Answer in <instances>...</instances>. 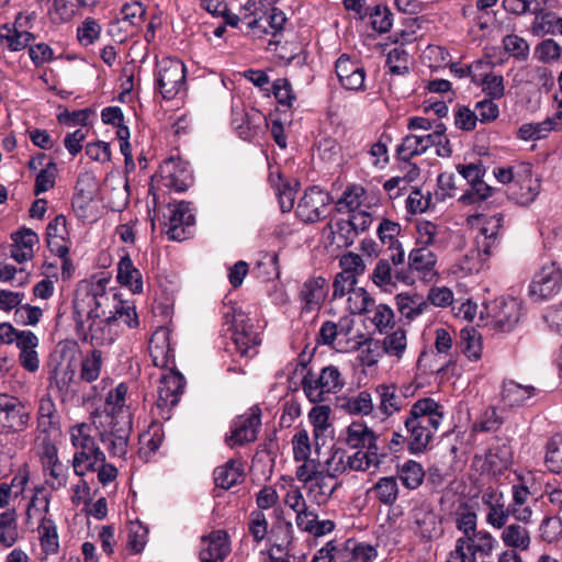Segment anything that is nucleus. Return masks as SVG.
I'll use <instances>...</instances> for the list:
<instances>
[{
  "label": "nucleus",
  "mask_w": 562,
  "mask_h": 562,
  "mask_svg": "<svg viewBox=\"0 0 562 562\" xmlns=\"http://www.w3.org/2000/svg\"><path fill=\"white\" fill-rule=\"evenodd\" d=\"M443 406L431 397L416 401L404 420L407 449L412 453L427 450L443 420Z\"/></svg>",
  "instance_id": "nucleus-1"
},
{
  "label": "nucleus",
  "mask_w": 562,
  "mask_h": 562,
  "mask_svg": "<svg viewBox=\"0 0 562 562\" xmlns=\"http://www.w3.org/2000/svg\"><path fill=\"white\" fill-rule=\"evenodd\" d=\"M128 386L120 383L108 395V449L113 457L122 458L127 452L128 438L132 430V414L125 404Z\"/></svg>",
  "instance_id": "nucleus-2"
},
{
  "label": "nucleus",
  "mask_w": 562,
  "mask_h": 562,
  "mask_svg": "<svg viewBox=\"0 0 562 562\" xmlns=\"http://www.w3.org/2000/svg\"><path fill=\"white\" fill-rule=\"evenodd\" d=\"M90 426L80 424L69 430L70 441L77 449L72 459L74 472L82 476L88 471H97L100 483L105 485V459L103 452L97 446L90 435Z\"/></svg>",
  "instance_id": "nucleus-3"
},
{
  "label": "nucleus",
  "mask_w": 562,
  "mask_h": 562,
  "mask_svg": "<svg viewBox=\"0 0 562 562\" xmlns=\"http://www.w3.org/2000/svg\"><path fill=\"white\" fill-rule=\"evenodd\" d=\"M104 279L98 281L101 292L87 291L85 294L74 300V311L78 325H82V314L87 313L90 322L88 333L83 336V341L89 342L93 349H100L105 344V311L102 308L101 299L103 297Z\"/></svg>",
  "instance_id": "nucleus-4"
},
{
  "label": "nucleus",
  "mask_w": 562,
  "mask_h": 562,
  "mask_svg": "<svg viewBox=\"0 0 562 562\" xmlns=\"http://www.w3.org/2000/svg\"><path fill=\"white\" fill-rule=\"evenodd\" d=\"M223 326L229 331L234 350L240 357H252L260 345L259 334L254 330L248 316L236 304L224 305L222 310Z\"/></svg>",
  "instance_id": "nucleus-5"
},
{
  "label": "nucleus",
  "mask_w": 562,
  "mask_h": 562,
  "mask_svg": "<svg viewBox=\"0 0 562 562\" xmlns=\"http://www.w3.org/2000/svg\"><path fill=\"white\" fill-rule=\"evenodd\" d=\"M187 68L173 57H162L155 67V90L164 100H173L187 91Z\"/></svg>",
  "instance_id": "nucleus-6"
},
{
  "label": "nucleus",
  "mask_w": 562,
  "mask_h": 562,
  "mask_svg": "<svg viewBox=\"0 0 562 562\" xmlns=\"http://www.w3.org/2000/svg\"><path fill=\"white\" fill-rule=\"evenodd\" d=\"M246 11H251V21L247 22L249 35L258 38L265 35L277 38L282 35L288 21L282 10L277 7L268 8L262 0H248Z\"/></svg>",
  "instance_id": "nucleus-7"
},
{
  "label": "nucleus",
  "mask_w": 562,
  "mask_h": 562,
  "mask_svg": "<svg viewBox=\"0 0 562 562\" xmlns=\"http://www.w3.org/2000/svg\"><path fill=\"white\" fill-rule=\"evenodd\" d=\"M485 314L491 325L504 333L512 331L522 316V304L512 296H501L484 304Z\"/></svg>",
  "instance_id": "nucleus-8"
},
{
  "label": "nucleus",
  "mask_w": 562,
  "mask_h": 562,
  "mask_svg": "<svg viewBox=\"0 0 562 562\" xmlns=\"http://www.w3.org/2000/svg\"><path fill=\"white\" fill-rule=\"evenodd\" d=\"M344 386L339 370L334 366L325 367L319 374L308 371L303 380L302 387L312 403L325 401V395L336 393Z\"/></svg>",
  "instance_id": "nucleus-9"
},
{
  "label": "nucleus",
  "mask_w": 562,
  "mask_h": 562,
  "mask_svg": "<svg viewBox=\"0 0 562 562\" xmlns=\"http://www.w3.org/2000/svg\"><path fill=\"white\" fill-rule=\"evenodd\" d=\"M76 190L77 192L72 199V207L78 216L90 222L98 220L101 215L98 210V202H102L103 198L99 192V186L94 177L90 173L80 176L77 181Z\"/></svg>",
  "instance_id": "nucleus-10"
},
{
  "label": "nucleus",
  "mask_w": 562,
  "mask_h": 562,
  "mask_svg": "<svg viewBox=\"0 0 562 562\" xmlns=\"http://www.w3.org/2000/svg\"><path fill=\"white\" fill-rule=\"evenodd\" d=\"M31 412L15 396L0 394V434L14 435L27 429Z\"/></svg>",
  "instance_id": "nucleus-11"
},
{
  "label": "nucleus",
  "mask_w": 562,
  "mask_h": 562,
  "mask_svg": "<svg viewBox=\"0 0 562 562\" xmlns=\"http://www.w3.org/2000/svg\"><path fill=\"white\" fill-rule=\"evenodd\" d=\"M562 289V269L557 262H548L537 271L529 284V296L542 302L555 296Z\"/></svg>",
  "instance_id": "nucleus-12"
},
{
  "label": "nucleus",
  "mask_w": 562,
  "mask_h": 562,
  "mask_svg": "<svg viewBox=\"0 0 562 562\" xmlns=\"http://www.w3.org/2000/svg\"><path fill=\"white\" fill-rule=\"evenodd\" d=\"M261 426V411L254 406L247 413L237 416L231 425V432L225 437L229 448L244 446L257 439Z\"/></svg>",
  "instance_id": "nucleus-13"
},
{
  "label": "nucleus",
  "mask_w": 562,
  "mask_h": 562,
  "mask_svg": "<svg viewBox=\"0 0 562 562\" xmlns=\"http://www.w3.org/2000/svg\"><path fill=\"white\" fill-rule=\"evenodd\" d=\"M328 292L329 283L324 277H308L297 292L301 314L306 315L321 311Z\"/></svg>",
  "instance_id": "nucleus-14"
},
{
  "label": "nucleus",
  "mask_w": 562,
  "mask_h": 562,
  "mask_svg": "<svg viewBox=\"0 0 562 562\" xmlns=\"http://www.w3.org/2000/svg\"><path fill=\"white\" fill-rule=\"evenodd\" d=\"M540 180L532 176L530 164L516 166V179L507 188V194L520 205L532 203L540 192Z\"/></svg>",
  "instance_id": "nucleus-15"
},
{
  "label": "nucleus",
  "mask_w": 562,
  "mask_h": 562,
  "mask_svg": "<svg viewBox=\"0 0 562 562\" xmlns=\"http://www.w3.org/2000/svg\"><path fill=\"white\" fill-rule=\"evenodd\" d=\"M168 213L164 214L166 234L171 240H184L188 238V229L195 223V217L190 207V203L181 201L178 203H168Z\"/></svg>",
  "instance_id": "nucleus-16"
},
{
  "label": "nucleus",
  "mask_w": 562,
  "mask_h": 562,
  "mask_svg": "<svg viewBox=\"0 0 562 562\" xmlns=\"http://www.w3.org/2000/svg\"><path fill=\"white\" fill-rule=\"evenodd\" d=\"M184 385V378L178 371L171 370L161 376L157 400V408L160 411L161 417L170 418L169 412L179 403Z\"/></svg>",
  "instance_id": "nucleus-17"
},
{
  "label": "nucleus",
  "mask_w": 562,
  "mask_h": 562,
  "mask_svg": "<svg viewBox=\"0 0 562 562\" xmlns=\"http://www.w3.org/2000/svg\"><path fill=\"white\" fill-rule=\"evenodd\" d=\"M335 72L340 86L349 91L366 90V69L348 54H341L335 63Z\"/></svg>",
  "instance_id": "nucleus-18"
},
{
  "label": "nucleus",
  "mask_w": 562,
  "mask_h": 562,
  "mask_svg": "<svg viewBox=\"0 0 562 562\" xmlns=\"http://www.w3.org/2000/svg\"><path fill=\"white\" fill-rule=\"evenodd\" d=\"M159 177L164 187L176 192L186 191L192 182L188 164L175 157H169L162 161L159 167Z\"/></svg>",
  "instance_id": "nucleus-19"
},
{
  "label": "nucleus",
  "mask_w": 562,
  "mask_h": 562,
  "mask_svg": "<svg viewBox=\"0 0 562 562\" xmlns=\"http://www.w3.org/2000/svg\"><path fill=\"white\" fill-rule=\"evenodd\" d=\"M330 196L321 188H308L297 203L296 215L305 223H315L322 220L325 207L329 204Z\"/></svg>",
  "instance_id": "nucleus-20"
},
{
  "label": "nucleus",
  "mask_w": 562,
  "mask_h": 562,
  "mask_svg": "<svg viewBox=\"0 0 562 562\" xmlns=\"http://www.w3.org/2000/svg\"><path fill=\"white\" fill-rule=\"evenodd\" d=\"M372 282L383 291H392L397 282L408 283L412 277L404 268H398L392 263L391 254L386 258H381L371 274Z\"/></svg>",
  "instance_id": "nucleus-21"
},
{
  "label": "nucleus",
  "mask_w": 562,
  "mask_h": 562,
  "mask_svg": "<svg viewBox=\"0 0 562 562\" xmlns=\"http://www.w3.org/2000/svg\"><path fill=\"white\" fill-rule=\"evenodd\" d=\"M412 530L422 540L437 539L443 532L441 518L428 507H416L412 510Z\"/></svg>",
  "instance_id": "nucleus-22"
},
{
  "label": "nucleus",
  "mask_w": 562,
  "mask_h": 562,
  "mask_svg": "<svg viewBox=\"0 0 562 562\" xmlns=\"http://www.w3.org/2000/svg\"><path fill=\"white\" fill-rule=\"evenodd\" d=\"M231 552V542L226 531L214 530L201 538V562H223Z\"/></svg>",
  "instance_id": "nucleus-23"
},
{
  "label": "nucleus",
  "mask_w": 562,
  "mask_h": 562,
  "mask_svg": "<svg viewBox=\"0 0 562 562\" xmlns=\"http://www.w3.org/2000/svg\"><path fill=\"white\" fill-rule=\"evenodd\" d=\"M473 218L480 225L475 244L484 247L485 251H492L499 244V236L504 224L503 214L496 213L492 216L477 214Z\"/></svg>",
  "instance_id": "nucleus-24"
},
{
  "label": "nucleus",
  "mask_w": 562,
  "mask_h": 562,
  "mask_svg": "<svg viewBox=\"0 0 562 562\" xmlns=\"http://www.w3.org/2000/svg\"><path fill=\"white\" fill-rule=\"evenodd\" d=\"M280 528L284 529L285 543H276L266 552H261V562H306L305 553H294L291 551L293 526L291 521L280 522Z\"/></svg>",
  "instance_id": "nucleus-25"
},
{
  "label": "nucleus",
  "mask_w": 562,
  "mask_h": 562,
  "mask_svg": "<svg viewBox=\"0 0 562 562\" xmlns=\"http://www.w3.org/2000/svg\"><path fill=\"white\" fill-rule=\"evenodd\" d=\"M513 461V450L506 439L496 438L485 453V470L496 475L509 468Z\"/></svg>",
  "instance_id": "nucleus-26"
},
{
  "label": "nucleus",
  "mask_w": 562,
  "mask_h": 562,
  "mask_svg": "<svg viewBox=\"0 0 562 562\" xmlns=\"http://www.w3.org/2000/svg\"><path fill=\"white\" fill-rule=\"evenodd\" d=\"M400 232V224L387 218L382 220L378 226V236L382 244L389 246L392 263L395 267L403 265L405 260V251L401 243L396 239Z\"/></svg>",
  "instance_id": "nucleus-27"
},
{
  "label": "nucleus",
  "mask_w": 562,
  "mask_h": 562,
  "mask_svg": "<svg viewBox=\"0 0 562 562\" xmlns=\"http://www.w3.org/2000/svg\"><path fill=\"white\" fill-rule=\"evenodd\" d=\"M379 398L378 409L385 417L398 413L407 405L406 396L393 384H380L375 387Z\"/></svg>",
  "instance_id": "nucleus-28"
},
{
  "label": "nucleus",
  "mask_w": 562,
  "mask_h": 562,
  "mask_svg": "<svg viewBox=\"0 0 562 562\" xmlns=\"http://www.w3.org/2000/svg\"><path fill=\"white\" fill-rule=\"evenodd\" d=\"M232 125L244 139L256 137L263 127L268 126L266 116L258 111L247 114L233 111Z\"/></svg>",
  "instance_id": "nucleus-29"
},
{
  "label": "nucleus",
  "mask_w": 562,
  "mask_h": 562,
  "mask_svg": "<svg viewBox=\"0 0 562 562\" xmlns=\"http://www.w3.org/2000/svg\"><path fill=\"white\" fill-rule=\"evenodd\" d=\"M13 244L11 245L10 255L19 263L25 262L33 258V247L38 243V236L31 228L23 227L11 234Z\"/></svg>",
  "instance_id": "nucleus-30"
},
{
  "label": "nucleus",
  "mask_w": 562,
  "mask_h": 562,
  "mask_svg": "<svg viewBox=\"0 0 562 562\" xmlns=\"http://www.w3.org/2000/svg\"><path fill=\"white\" fill-rule=\"evenodd\" d=\"M437 255L428 247L415 246L408 254V273L416 272L423 279L431 278L435 274Z\"/></svg>",
  "instance_id": "nucleus-31"
},
{
  "label": "nucleus",
  "mask_w": 562,
  "mask_h": 562,
  "mask_svg": "<svg viewBox=\"0 0 562 562\" xmlns=\"http://www.w3.org/2000/svg\"><path fill=\"white\" fill-rule=\"evenodd\" d=\"M108 125L115 128V135L120 142V150L125 157L126 164L133 160L130 144V128L125 124L124 114L119 106H108Z\"/></svg>",
  "instance_id": "nucleus-32"
},
{
  "label": "nucleus",
  "mask_w": 562,
  "mask_h": 562,
  "mask_svg": "<svg viewBox=\"0 0 562 562\" xmlns=\"http://www.w3.org/2000/svg\"><path fill=\"white\" fill-rule=\"evenodd\" d=\"M150 357L156 367L165 368L173 364V351L169 344V333L166 328L158 329L149 342Z\"/></svg>",
  "instance_id": "nucleus-33"
},
{
  "label": "nucleus",
  "mask_w": 562,
  "mask_h": 562,
  "mask_svg": "<svg viewBox=\"0 0 562 562\" xmlns=\"http://www.w3.org/2000/svg\"><path fill=\"white\" fill-rule=\"evenodd\" d=\"M378 437L362 422H353L346 429V443L352 449H379Z\"/></svg>",
  "instance_id": "nucleus-34"
},
{
  "label": "nucleus",
  "mask_w": 562,
  "mask_h": 562,
  "mask_svg": "<svg viewBox=\"0 0 562 562\" xmlns=\"http://www.w3.org/2000/svg\"><path fill=\"white\" fill-rule=\"evenodd\" d=\"M339 486L340 483L337 479L322 471L316 479L306 486L307 495L316 504L323 505L331 498Z\"/></svg>",
  "instance_id": "nucleus-35"
},
{
  "label": "nucleus",
  "mask_w": 562,
  "mask_h": 562,
  "mask_svg": "<svg viewBox=\"0 0 562 562\" xmlns=\"http://www.w3.org/2000/svg\"><path fill=\"white\" fill-rule=\"evenodd\" d=\"M21 19L22 14L20 13L13 26L4 24L0 27V40L7 42V47L11 52H19L26 48L35 38L33 33L18 29V26L22 27Z\"/></svg>",
  "instance_id": "nucleus-36"
},
{
  "label": "nucleus",
  "mask_w": 562,
  "mask_h": 562,
  "mask_svg": "<svg viewBox=\"0 0 562 562\" xmlns=\"http://www.w3.org/2000/svg\"><path fill=\"white\" fill-rule=\"evenodd\" d=\"M537 393L532 385H522L514 380H507L503 383L502 398L510 407L526 405Z\"/></svg>",
  "instance_id": "nucleus-37"
},
{
  "label": "nucleus",
  "mask_w": 562,
  "mask_h": 562,
  "mask_svg": "<svg viewBox=\"0 0 562 562\" xmlns=\"http://www.w3.org/2000/svg\"><path fill=\"white\" fill-rule=\"evenodd\" d=\"M117 282L127 286L134 294L143 292V278L140 271L134 266L131 257L125 255L117 263Z\"/></svg>",
  "instance_id": "nucleus-38"
},
{
  "label": "nucleus",
  "mask_w": 562,
  "mask_h": 562,
  "mask_svg": "<svg viewBox=\"0 0 562 562\" xmlns=\"http://www.w3.org/2000/svg\"><path fill=\"white\" fill-rule=\"evenodd\" d=\"M429 148V137L427 134H408L396 147V158L405 162L416 156H420Z\"/></svg>",
  "instance_id": "nucleus-39"
},
{
  "label": "nucleus",
  "mask_w": 562,
  "mask_h": 562,
  "mask_svg": "<svg viewBox=\"0 0 562 562\" xmlns=\"http://www.w3.org/2000/svg\"><path fill=\"white\" fill-rule=\"evenodd\" d=\"M458 540H462L464 542L463 549L475 559L476 554L481 557H488L496 544L495 538L485 530L475 531L473 535L461 537Z\"/></svg>",
  "instance_id": "nucleus-40"
},
{
  "label": "nucleus",
  "mask_w": 562,
  "mask_h": 562,
  "mask_svg": "<svg viewBox=\"0 0 562 562\" xmlns=\"http://www.w3.org/2000/svg\"><path fill=\"white\" fill-rule=\"evenodd\" d=\"M113 299L117 303L114 306V311L111 312L112 315L108 316V328L111 330L113 327L120 326L121 323L127 328L137 327L138 318L135 306L127 301H122L117 293L113 295Z\"/></svg>",
  "instance_id": "nucleus-41"
},
{
  "label": "nucleus",
  "mask_w": 562,
  "mask_h": 562,
  "mask_svg": "<svg viewBox=\"0 0 562 562\" xmlns=\"http://www.w3.org/2000/svg\"><path fill=\"white\" fill-rule=\"evenodd\" d=\"M58 425L56 405L49 394L38 401L36 429L41 434H49Z\"/></svg>",
  "instance_id": "nucleus-42"
},
{
  "label": "nucleus",
  "mask_w": 562,
  "mask_h": 562,
  "mask_svg": "<svg viewBox=\"0 0 562 562\" xmlns=\"http://www.w3.org/2000/svg\"><path fill=\"white\" fill-rule=\"evenodd\" d=\"M244 475L241 462L231 459L214 470V483L217 487L229 490L236 485Z\"/></svg>",
  "instance_id": "nucleus-43"
},
{
  "label": "nucleus",
  "mask_w": 562,
  "mask_h": 562,
  "mask_svg": "<svg viewBox=\"0 0 562 562\" xmlns=\"http://www.w3.org/2000/svg\"><path fill=\"white\" fill-rule=\"evenodd\" d=\"M396 475L404 487L407 490H416L423 484L426 471L419 462L407 460L396 467Z\"/></svg>",
  "instance_id": "nucleus-44"
},
{
  "label": "nucleus",
  "mask_w": 562,
  "mask_h": 562,
  "mask_svg": "<svg viewBox=\"0 0 562 562\" xmlns=\"http://www.w3.org/2000/svg\"><path fill=\"white\" fill-rule=\"evenodd\" d=\"M395 300L401 315L411 321L422 315L428 308L427 301L417 293H400Z\"/></svg>",
  "instance_id": "nucleus-45"
},
{
  "label": "nucleus",
  "mask_w": 562,
  "mask_h": 562,
  "mask_svg": "<svg viewBox=\"0 0 562 562\" xmlns=\"http://www.w3.org/2000/svg\"><path fill=\"white\" fill-rule=\"evenodd\" d=\"M501 539L505 546L513 550L526 551L531 543L530 532L519 524H510L503 527Z\"/></svg>",
  "instance_id": "nucleus-46"
},
{
  "label": "nucleus",
  "mask_w": 562,
  "mask_h": 562,
  "mask_svg": "<svg viewBox=\"0 0 562 562\" xmlns=\"http://www.w3.org/2000/svg\"><path fill=\"white\" fill-rule=\"evenodd\" d=\"M383 457L379 449H357L355 453L347 456L346 462L349 470L364 472L379 468Z\"/></svg>",
  "instance_id": "nucleus-47"
},
{
  "label": "nucleus",
  "mask_w": 562,
  "mask_h": 562,
  "mask_svg": "<svg viewBox=\"0 0 562 562\" xmlns=\"http://www.w3.org/2000/svg\"><path fill=\"white\" fill-rule=\"evenodd\" d=\"M557 125H561L557 117H548L542 122L525 123L517 131V137L522 140H537L544 138Z\"/></svg>",
  "instance_id": "nucleus-48"
},
{
  "label": "nucleus",
  "mask_w": 562,
  "mask_h": 562,
  "mask_svg": "<svg viewBox=\"0 0 562 562\" xmlns=\"http://www.w3.org/2000/svg\"><path fill=\"white\" fill-rule=\"evenodd\" d=\"M490 254L491 251H485L484 247L475 244V247L468 250L459 260L458 268L464 276L477 273L483 269Z\"/></svg>",
  "instance_id": "nucleus-49"
},
{
  "label": "nucleus",
  "mask_w": 562,
  "mask_h": 562,
  "mask_svg": "<svg viewBox=\"0 0 562 562\" xmlns=\"http://www.w3.org/2000/svg\"><path fill=\"white\" fill-rule=\"evenodd\" d=\"M38 536L42 550L45 554H55L59 549V539L55 522L43 517L38 526Z\"/></svg>",
  "instance_id": "nucleus-50"
},
{
  "label": "nucleus",
  "mask_w": 562,
  "mask_h": 562,
  "mask_svg": "<svg viewBox=\"0 0 562 562\" xmlns=\"http://www.w3.org/2000/svg\"><path fill=\"white\" fill-rule=\"evenodd\" d=\"M375 498L384 505H393L398 498L396 476L380 477L372 487Z\"/></svg>",
  "instance_id": "nucleus-51"
},
{
  "label": "nucleus",
  "mask_w": 562,
  "mask_h": 562,
  "mask_svg": "<svg viewBox=\"0 0 562 562\" xmlns=\"http://www.w3.org/2000/svg\"><path fill=\"white\" fill-rule=\"evenodd\" d=\"M494 193V188L484 181L469 184L458 201L464 206L480 205Z\"/></svg>",
  "instance_id": "nucleus-52"
},
{
  "label": "nucleus",
  "mask_w": 562,
  "mask_h": 562,
  "mask_svg": "<svg viewBox=\"0 0 562 562\" xmlns=\"http://www.w3.org/2000/svg\"><path fill=\"white\" fill-rule=\"evenodd\" d=\"M19 538L16 513L9 509L0 514V543L5 548L12 547Z\"/></svg>",
  "instance_id": "nucleus-53"
},
{
  "label": "nucleus",
  "mask_w": 562,
  "mask_h": 562,
  "mask_svg": "<svg viewBox=\"0 0 562 562\" xmlns=\"http://www.w3.org/2000/svg\"><path fill=\"white\" fill-rule=\"evenodd\" d=\"M351 322H342L336 324L331 321H326L322 324L318 336L317 344L333 346L338 335L347 336L351 330Z\"/></svg>",
  "instance_id": "nucleus-54"
},
{
  "label": "nucleus",
  "mask_w": 562,
  "mask_h": 562,
  "mask_svg": "<svg viewBox=\"0 0 562 562\" xmlns=\"http://www.w3.org/2000/svg\"><path fill=\"white\" fill-rule=\"evenodd\" d=\"M546 464L551 472L562 473V434H555L548 440Z\"/></svg>",
  "instance_id": "nucleus-55"
},
{
  "label": "nucleus",
  "mask_w": 562,
  "mask_h": 562,
  "mask_svg": "<svg viewBox=\"0 0 562 562\" xmlns=\"http://www.w3.org/2000/svg\"><path fill=\"white\" fill-rule=\"evenodd\" d=\"M502 44L504 50L509 56L520 61L527 60L530 53V46L524 37L517 34H508L504 36Z\"/></svg>",
  "instance_id": "nucleus-56"
},
{
  "label": "nucleus",
  "mask_w": 562,
  "mask_h": 562,
  "mask_svg": "<svg viewBox=\"0 0 562 562\" xmlns=\"http://www.w3.org/2000/svg\"><path fill=\"white\" fill-rule=\"evenodd\" d=\"M386 66L392 76H405L409 72V55L402 47L391 49L386 57Z\"/></svg>",
  "instance_id": "nucleus-57"
},
{
  "label": "nucleus",
  "mask_w": 562,
  "mask_h": 562,
  "mask_svg": "<svg viewBox=\"0 0 562 562\" xmlns=\"http://www.w3.org/2000/svg\"><path fill=\"white\" fill-rule=\"evenodd\" d=\"M103 364V352L101 349H93L90 356H87L81 362V379L86 382L95 381L101 372Z\"/></svg>",
  "instance_id": "nucleus-58"
},
{
  "label": "nucleus",
  "mask_w": 562,
  "mask_h": 562,
  "mask_svg": "<svg viewBox=\"0 0 562 562\" xmlns=\"http://www.w3.org/2000/svg\"><path fill=\"white\" fill-rule=\"evenodd\" d=\"M344 407L351 415L368 416L372 413L374 406L371 394L361 391L357 395L347 398Z\"/></svg>",
  "instance_id": "nucleus-59"
},
{
  "label": "nucleus",
  "mask_w": 562,
  "mask_h": 562,
  "mask_svg": "<svg viewBox=\"0 0 562 562\" xmlns=\"http://www.w3.org/2000/svg\"><path fill=\"white\" fill-rule=\"evenodd\" d=\"M407 338L403 328H397L383 339V350L386 355L401 359L406 350Z\"/></svg>",
  "instance_id": "nucleus-60"
},
{
  "label": "nucleus",
  "mask_w": 562,
  "mask_h": 562,
  "mask_svg": "<svg viewBox=\"0 0 562 562\" xmlns=\"http://www.w3.org/2000/svg\"><path fill=\"white\" fill-rule=\"evenodd\" d=\"M461 350L469 360L476 361L481 358V337L474 329L461 330Z\"/></svg>",
  "instance_id": "nucleus-61"
},
{
  "label": "nucleus",
  "mask_w": 562,
  "mask_h": 562,
  "mask_svg": "<svg viewBox=\"0 0 562 562\" xmlns=\"http://www.w3.org/2000/svg\"><path fill=\"white\" fill-rule=\"evenodd\" d=\"M371 26L379 33H386L392 26V12L386 5L376 4L369 9Z\"/></svg>",
  "instance_id": "nucleus-62"
},
{
  "label": "nucleus",
  "mask_w": 562,
  "mask_h": 562,
  "mask_svg": "<svg viewBox=\"0 0 562 562\" xmlns=\"http://www.w3.org/2000/svg\"><path fill=\"white\" fill-rule=\"evenodd\" d=\"M418 175L419 169L416 166H413L404 177H392L386 180L383 184V189L387 192L391 199H396L402 195V192L406 190L407 186L414 181Z\"/></svg>",
  "instance_id": "nucleus-63"
},
{
  "label": "nucleus",
  "mask_w": 562,
  "mask_h": 562,
  "mask_svg": "<svg viewBox=\"0 0 562 562\" xmlns=\"http://www.w3.org/2000/svg\"><path fill=\"white\" fill-rule=\"evenodd\" d=\"M364 189L361 187H348L342 195L336 202V209L339 213L353 212L361 205V196Z\"/></svg>",
  "instance_id": "nucleus-64"
}]
</instances>
